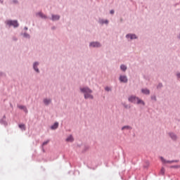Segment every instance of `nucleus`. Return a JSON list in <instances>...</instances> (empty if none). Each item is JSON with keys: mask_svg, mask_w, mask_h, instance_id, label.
<instances>
[{"mask_svg": "<svg viewBox=\"0 0 180 180\" xmlns=\"http://www.w3.org/2000/svg\"><path fill=\"white\" fill-rule=\"evenodd\" d=\"M81 92L84 94L85 99H94V96L91 94H92V90L88 87L80 88Z\"/></svg>", "mask_w": 180, "mask_h": 180, "instance_id": "f257e3e1", "label": "nucleus"}, {"mask_svg": "<svg viewBox=\"0 0 180 180\" xmlns=\"http://www.w3.org/2000/svg\"><path fill=\"white\" fill-rule=\"evenodd\" d=\"M129 102H131L132 103H141L144 105V101H141L140 98L136 97L135 96H131L128 98Z\"/></svg>", "mask_w": 180, "mask_h": 180, "instance_id": "f03ea898", "label": "nucleus"}, {"mask_svg": "<svg viewBox=\"0 0 180 180\" xmlns=\"http://www.w3.org/2000/svg\"><path fill=\"white\" fill-rule=\"evenodd\" d=\"M6 24L8 25V26H13V27H18L19 26V23H18L17 20H7L6 21Z\"/></svg>", "mask_w": 180, "mask_h": 180, "instance_id": "7ed1b4c3", "label": "nucleus"}, {"mask_svg": "<svg viewBox=\"0 0 180 180\" xmlns=\"http://www.w3.org/2000/svg\"><path fill=\"white\" fill-rule=\"evenodd\" d=\"M127 39H130L131 40H133V39H137V37H136V34H129L126 36Z\"/></svg>", "mask_w": 180, "mask_h": 180, "instance_id": "20e7f679", "label": "nucleus"}, {"mask_svg": "<svg viewBox=\"0 0 180 180\" xmlns=\"http://www.w3.org/2000/svg\"><path fill=\"white\" fill-rule=\"evenodd\" d=\"M90 46L91 47H101V44L98 42H91L90 43Z\"/></svg>", "mask_w": 180, "mask_h": 180, "instance_id": "39448f33", "label": "nucleus"}, {"mask_svg": "<svg viewBox=\"0 0 180 180\" xmlns=\"http://www.w3.org/2000/svg\"><path fill=\"white\" fill-rule=\"evenodd\" d=\"M120 81L121 82H127V77L126 76H120Z\"/></svg>", "mask_w": 180, "mask_h": 180, "instance_id": "423d86ee", "label": "nucleus"}, {"mask_svg": "<svg viewBox=\"0 0 180 180\" xmlns=\"http://www.w3.org/2000/svg\"><path fill=\"white\" fill-rule=\"evenodd\" d=\"M142 94H144L145 95L150 94V90L145 89L141 90Z\"/></svg>", "mask_w": 180, "mask_h": 180, "instance_id": "0eeeda50", "label": "nucleus"}, {"mask_svg": "<svg viewBox=\"0 0 180 180\" xmlns=\"http://www.w3.org/2000/svg\"><path fill=\"white\" fill-rule=\"evenodd\" d=\"M38 65H39V63L36 62L34 63V70H35L37 72H39V68H37Z\"/></svg>", "mask_w": 180, "mask_h": 180, "instance_id": "6e6552de", "label": "nucleus"}, {"mask_svg": "<svg viewBox=\"0 0 180 180\" xmlns=\"http://www.w3.org/2000/svg\"><path fill=\"white\" fill-rule=\"evenodd\" d=\"M44 103L45 105H49V103H51V100L45 98V99L44 100Z\"/></svg>", "mask_w": 180, "mask_h": 180, "instance_id": "1a4fd4ad", "label": "nucleus"}, {"mask_svg": "<svg viewBox=\"0 0 180 180\" xmlns=\"http://www.w3.org/2000/svg\"><path fill=\"white\" fill-rule=\"evenodd\" d=\"M18 126L21 130H26V125L25 124H20Z\"/></svg>", "mask_w": 180, "mask_h": 180, "instance_id": "9d476101", "label": "nucleus"}, {"mask_svg": "<svg viewBox=\"0 0 180 180\" xmlns=\"http://www.w3.org/2000/svg\"><path fill=\"white\" fill-rule=\"evenodd\" d=\"M18 108L19 109H22L24 110V111L27 113V108H26V107L23 106V105H18Z\"/></svg>", "mask_w": 180, "mask_h": 180, "instance_id": "9b49d317", "label": "nucleus"}, {"mask_svg": "<svg viewBox=\"0 0 180 180\" xmlns=\"http://www.w3.org/2000/svg\"><path fill=\"white\" fill-rule=\"evenodd\" d=\"M60 19V15H52V20H58Z\"/></svg>", "mask_w": 180, "mask_h": 180, "instance_id": "f8f14e48", "label": "nucleus"}, {"mask_svg": "<svg viewBox=\"0 0 180 180\" xmlns=\"http://www.w3.org/2000/svg\"><path fill=\"white\" fill-rule=\"evenodd\" d=\"M58 127V122H56L51 127L52 130H55V129H57Z\"/></svg>", "mask_w": 180, "mask_h": 180, "instance_id": "ddd939ff", "label": "nucleus"}, {"mask_svg": "<svg viewBox=\"0 0 180 180\" xmlns=\"http://www.w3.org/2000/svg\"><path fill=\"white\" fill-rule=\"evenodd\" d=\"M38 15L40 16V18H42V19H46L47 18V17L41 13H39Z\"/></svg>", "mask_w": 180, "mask_h": 180, "instance_id": "4468645a", "label": "nucleus"}, {"mask_svg": "<svg viewBox=\"0 0 180 180\" xmlns=\"http://www.w3.org/2000/svg\"><path fill=\"white\" fill-rule=\"evenodd\" d=\"M66 141H74V138H72V136H70L69 137L67 138Z\"/></svg>", "mask_w": 180, "mask_h": 180, "instance_id": "2eb2a0df", "label": "nucleus"}, {"mask_svg": "<svg viewBox=\"0 0 180 180\" xmlns=\"http://www.w3.org/2000/svg\"><path fill=\"white\" fill-rule=\"evenodd\" d=\"M120 68H121V70H122V71H126V70H127V67H126V65H122L120 66Z\"/></svg>", "mask_w": 180, "mask_h": 180, "instance_id": "dca6fc26", "label": "nucleus"}, {"mask_svg": "<svg viewBox=\"0 0 180 180\" xmlns=\"http://www.w3.org/2000/svg\"><path fill=\"white\" fill-rule=\"evenodd\" d=\"M161 160L163 162H168L169 164H171V162H178V161H165L162 158H161Z\"/></svg>", "mask_w": 180, "mask_h": 180, "instance_id": "f3484780", "label": "nucleus"}, {"mask_svg": "<svg viewBox=\"0 0 180 180\" xmlns=\"http://www.w3.org/2000/svg\"><path fill=\"white\" fill-rule=\"evenodd\" d=\"M170 137L172 139V140H176V135L174 134H170Z\"/></svg>", "mask_w": 180, "mask_h": 180, "instance_id": "a211bd4d", "label": "nucleus"}, {"mask_svg": "<svg viewBox=\"0 0 180 180\" xmlns=\"http://www.w3.org/2000/svg\"><path fill=\"white\" fill-rule=\"evenodd\" d=\"M160 174H162V175H164V174H165V169L164 167L161 169Z\"/></svg>", "mask_w": 180, "mask_h": 180, "instance_id": "6ab92c4d", "label": "nucleus"}, {"mask_svg": "<svg viewBox=\"0 0 180 180\" xmlns=\"http://www.w3.org/2000/svg\"><path fill=\"white\" fill-rule=\"evenodd\" d=\"M49 143H50V141L48 140L46 141H44L43 143H42V146H47V144H49Z\"/></svg>", "mask_w": 180, "mask_h": 180, "instance_id": "aec40b11", "label": "nucleus"}, {"mask_svg": "<svg viewBox=\"0 0 180 180\" xmlns=\"http://www.w3.org/2000/svg\"><path fill=\"white\" fill-rule=\"evenodd\" d=\"M124 129H129V126H124L122 128V130H124Z\"/></svg>", "mask_w": 180, "mask_h": 180, "instance_id": "412c9836", "label": "nucleus"}, {"mask_svg": "<svg viewBox=\"0 0 180 180\" xmlns=\"http://www.w3.org/2000/svg\"><path fill=\"white\" fill-rule=\"evenodd\" d=\"M110 13H111V15H113V13H115V11L111 10V11H110Z\"/></svg>", "mask_w": 180, "mask_h": 180, "instance_id": "4be33fe9", "label": "nucleus"}, {"mask_svg": "<svg viewBox=\"0 0 180 180\" xmlns=\"http://www.w3.org/2000/svg\"><path fill=\"white\" fill-rule=\"evenodd\" d=\"M172 168H180V166H172Z\"/></svg>", "mask_w": 180, "mask_h": 180, "instance_id": "5701e85b", "label": "nucleus"}, {"mask_svg": "<svg viewBox=\"0 0 180 180\" xmlns=\"http://www.w3.org/2000/svg\"><path fill=\"white\" fill-rule=\"evenodd\" d=\"M105 91H110V89L109 87H105Z\"/></svg>", "mask_w": 180, "mask_h": 180, "instance_id": "b1692460", "label": "nucleus"}, {"mask_svg": "<svg viewBox=\"0 0 180 180\" xmlns=\"http://www.w3.org/2000/svg\"><path fill=\"white\" fill-rule=\"evenodd\" d=\"M104 23H108V20H105Z\"/></svg>", "mask_w": 180, "mask_h": 180, "instance_id": "393cba45", "label": "nucleus"}, {"mask_svg": "<svg viewBox=\"0 0 180 180\" xmlns=\"http://www.w3.org/2000/svg\"><path fill=\"white\" fill-rule=\"evenodd\" d=\"M158 86H162V84H160Z\"/></svg>", "mask_w": 180, "mask_h": 180, "instance_id": "a878e982", "label": "nucleus"}]
</instances>
